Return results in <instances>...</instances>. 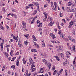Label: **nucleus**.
<instances>
[{"mask_svg": "<svg viewBox=\"0 0 76 76\" xmlns=\"http://www.w3.org/2000/svg\"><path fill=\"white\" fill-rule=\"evenodd\" d=\"M11 68L12 69H16V68L15 67V66L14 65H13L11 66Z\"/></svg>", "mask_w": 76, "mask_h": 76, "instance_id": "4468645a", "label": "nucleus"}, {"mask_svg": "<svg viewBox=\"0 0 76 76\" xmlns=\"http://www.w3.org/2000/svg\"><path fill=\"white\" fill-rule=\"evenodd\" d=\"M47 61H45V64H47Z\"/></svg>", "mask_w": 76, "mask_h": 76, "instance_id": "bf43d9fd", "label": "nucleus"}, {"mask_svg": "<svg viewBox=\"0 0 76 76\" xmlns=\"http://www.w3.org/2000/svg\"><path fill=\"white\" fill-rule=\"evenodd\" d=\"M67 53H68V54H69V55H71V54L70 51H67Z\"/></svg>", "mask_w": 76, "mask_h": 76, "instance_id": "ea45409f", "label": "nucleus"}, {"mask_svg": "<svg viewBox=\"0 0 76 76\" xmlns=\"http://www.w3.org/2000/svg\"><path fill=\"white\" fill-rule=\"evenodd\" d=\"M49 47H53V46L51 45H49Z\"/></svg>", "mask_w": 76, "mask_h": 76, "instance_id": "69168bd1", "label": "nucleus"}, {"mask_svg": "<svg viewBox=\"0 0 76 76\" xmlns=\"http://www.w3.org/2000/svg\"><path fill=\"white\" fill-rule=\"evenodd\" d=\"M39 26L40 27H42V23H39Z\"/></svg>", "mask_w": 76, "mask_h": 76, "instance_id": "58836bf2", "label": "nucleus"}, {"mask_svg": "<svg viewBox=\"0 0 76 76\" xmlns=\"http://www.w3.org/2000/svg\"><path fill=\"white\" fill-rule=\"evenodd\" d=\"M41 55L42 57L44 58H46L47 57V55L45 53H41Z\"/></svg>", "mask_w": 76, "mask_h": 76, "instance_id": "7ed1b4c3", "label": "nucleus"}, {"mask_svg": "<svg viewBox=\"0 0 76 76\" xmlns=\"http://www.w3.org/2000/svg\"><path fill=\"white\" fill-rule=\"evenodd\" d=\"M37 18V16L34 17L33 19H34V20H35V19H36V18Z\"/></svg>", "mask_w": 76, "mask_h": 76, "instance_id": "de8ad7c7", "label": "nucleus"}, {"mask_svg": "<svg viewBox=\"0 0 76 76\" xmlns=\"http://www.w3.org/2000/svg\"><path fill=\"white\" fill-rule=\"evenodd\" d=\"M59 49L61 50V51H62L64 50V49H63V46H59Z\"/></svg>", "mask_w": 76, "mask_h": 76, "instance_id": "423d86ee", "label": "nucleus"}, {"mask_svg": "<svg viewBox=\"0 0 76 76\" xmlns=\"http://www.w3.org/2000/svg\"><path fill=\"white\" fill-rule=\"evenodd\" d=\"M54 5H55V7L53 5H51V7L52 8L53 10H56V9H57L56 8V7H57V2H54Z\"/></svg>", "mask_w": 76, "mask_h": 76, "instance_id": "f257e3e1", "label": "nucleus"}, {"mask_svg": "<svg viewBox=\"0 0 76 76\" xmlns=\"http://www.w3.org/2000/svg\"><path fill=\"white\" fill-rule=\"evenodd\" d=\"M62 10H64V11L65 10V9H64V8L63 7H62Z\"/></svg>", "mask_w": 76, "mask_h": 76, "instance_id": "13d9d810", "label": "nucleus"}, {"mask_svg": "<svg viewBox=\"0 0 76 76\" xmlns=\"http://www.w3.org/2000/svg\"><path fill=\"white\" fill-rule=\"evenodd\" d=\"M66 10L67 11H69V10H70V7H67L66 8Z\"/></svg>", "mask_w": 76, "mask_h": 76, "instance_id": "a211bd4d", "label": "nucleus"}, {"mask_svg": "<svg viewBox=\"0 0 76 76\" xmlns=\"http://www.w3.org/2000/svg\"><path fill=\"white\" fill-rule=\"evenodd\" d=\"M32 61H33L32 59L31 58H30L29 59V61L30 64H32Z\"/></svg>", "mask_w": 76, "mask_h": 76, "instance_id": "ddd939ff", "label": "nucleus"}, {"mask_svg": "<svg viewBox=\"0 0 76 76\" xmlns=\"http://www.w3.org/2000/svg\"><path fill=\"white\" fill-rule=\"evenodd\" d=\"M6 27L7 29L9 28V26L7 25H6Z\"/></svg>", "mask_w": 76, "mask_h": 76, "instance_id": "603ef678", "label": "nucleus"}, {"mask_svg": "<svg viewBox=\"0 0 76 76\" xmlns=\"http://www.w3.org/2000/svg\"><path fill=\"white\" fill-rule=\"evenodd\" d=\"M46 19H46L45 18L43 20V21L44 22V21H45L46 20Z\"/></svg>", "mask_w": 76, "mask_h": 76, "instance_id": "4d7b16f0", "label": "nucleus"}, {"mask_svg": "<svg viewBox=\"0 0 76 76\" xmlns=\"http://www.w3.org/2000/svg\"><path fill=\"white\" fill-rule=\"evenodd\" d=\"M55 32L56 33L57 32V29L56 28L55 29Z\"/></svg>", "mask_w": 76, "mask_h": 76, "instance_id": "680f3d73", "label": "nucleus"}, {"mask_svg": "<svg viewBox=\"0 0 76 76\" xmlns=\"http://www.w3.org/2000/svg\"><path fill=\"white\" fill-rule=\"evenodd\" d=\"M35 20L33 19V20H32V21H31V24H32V23H34V22H35Z\"/></svg>", "mask_w": 76, "mask_h": 76, "instance_id": "c756f323", "label": "nucleus"}, {"mask_svg": "<svg viewBox=\"0 0 76 76\" xmlns=\"http://www.w3.org/2000/svg\"><path fill=\"white\" fill-rule=\"evenodd\" d=\"M31 51L32 52H36V50L35 49H32Z\"/></svg>", "mask_w": 76, "mask_h": 76, "instance_id": "aec40b11", "label": "nucleus"}, {"mask_svg": "<svg viewBox=\"0 0 76 76\" xmlns=\"http://www.w3.org/2000/svg\"><path fill=\"white\" fill-rule=\"evenodd\" d=\"M25 36L27 38H29V37H30L29 34H27L26 35H25Z\"/></svg>", "mask_w": 76, "mask_h": 76, "instance_id": "9b49d317", "label": "nucleus"}, {"mask_svg": "<svg viewBox=\"0 0 76 76\" xmlns=\"http://www.w3.org/2000/svg\"><path fill=\"white\" fill-rule=\"evenodd\" d=\"M70 3V2H68V6H71V5H72V3Z\"/></svg>", "mask_w": 76, "mask_h": 76, "instance_id": "4be33fe9", "label": "nucleus"}, {"mask_svg": "<svg viewBox=\"0 0 76 76\" xmlns=\"http://www.w3.org/2000/svg\"><path fill=\"white\" fill-rule=\"evenodd\" d=\"M44 69V67L40 69V71H38V72L39 73H44V70L43 69Z\"/></svg>", "mask_w": 76, "mask_h": 76, "instance_id": "f03ea898", "label": "nucleus"}, {"mask_svg": "<svg viewBox=\"0 0 76 76\" xmlns=\"http://www.w3.org/2000/svg\"><path fill=\"white\" fill-rule=\"evenodd\" d=\"M12 10L14 12H16V10L13 9H12Z\"/></svg>", "mask_w": 76, "mask_h": 76, "instance_id": "cd10ccee", "label": "nucleus"}, {"mask_svg": "<svg viewBox=\"0 0 76 76\" xmlns=\"http://www.w3.org/2000/svg\"><path fill=\"white\" fill-rule=\"evenodd\" d=\"M75 22H76V21H74V22L71 21L70 22L69 24L70 25L72 26V25H73V23H75Z\"/></svg>", "mask_w": 76, "mask_h": 76, "instance_id": "6e6552de", "label": "nucleus"}, {"mask_svg": "<svg viewBox=\"0 0 76 76\" xmlns=\"http://www.w3.org/2000/svg\"><path fill=\"white\" fill-rule=\"evenodd\" d=\"M35 46L36 47H37L38 48H39V46H38V44H37L35 45Z\"/></svg>", "mask_w": 76, "mask_h": 76, "instance_id": "a878e982", "label": "nucleus"}, {"mask_svg": "<svg viewBox=\"0 0 76 76\" xmlns=\"http://www.w3.org/2000/svg\"><path fill=\"white\" fill-rule=\"evenodd\" d=\"M45 18H46V19H47V14H45Z\"/></svg>", "mask_w": 76, "mask_h": 76, "instance_id": "473e14b6", "label": "nucleus"}, {"mask_svg": "<svg viewBox=\"0 0 76 76\" xmlns=\"http://www.w3.org/2000/svg\"><path fill=\"white\" fill-rule=\"evenodd\" d=\"M14 23V21L13 20H12V21H11V23H12V24H13Z\"/></svg>", "mask_w": 76, "mask_h": 76, "instance_id": "3c124183", "label": "nucleus"}, {"mask_svg": "<svg viewBox=\"0 0 76 76\" xmlns=\"http://www.w3.org/2000/svg\"><path fill=\"white\" fill-rule=\"evenodd\" d=\"M58 55H61L62 54V53H58Z\"/></svg>", "mask_w": 76, "mask_h": 76, "instance_id": "e2e57ef3", "label": "nucleus"}, {"mask_svg": "<svg viewBox=\"0 0 76 76\" xmlns=\"http://www.w3.org/2000/svg\"><path fill=\"white\" fill-rule=\"evenodd\" d=\"M34 41H37V39H36V37L35 38H34L33 39Z\"/></svg>", "mask_w": 76, "mask_h": 76, "instance_id": "a19ab883", "label": "nucleus"}, {"mask_svg": "<svg viewBox=\"0 0 76 76\" xmlns=\"http://www.w3.org/2000/svg\"><path fill=\"white\" fill-rule=\"evenodd\" d=\"M42 47L43 48L45 47V43H44L42 44Z\"/></svg>", "mask_w": 76, "mask_h": 76, "instance_id": "72a5a7b5", "label": "nucleus"}, {"mask_svg": "<svg viewBox=\"0 0 76 76\" xmlns=\"http://www.w3.org/2000/svg\"><path fill=\"white\" fill-rule=\"evenodd\" d=\"M52 25H53V23L51 22H50L49 23V26H52Z\"/></svg>", "mask_w": 76, "mask_h": 76, "instance_id": "b1692460", "label": "nucleus"}, {"mask_svg": "<svg viewBox=\"0 0 76 76\" xmlns=\"http://www.w3.org/2000/svg\"><path fill=\"white\" fill-rule=\"evenodd\" d=\"M50 35L52 37L53 39H54V38H56V36H55V35H54V34H50Z\"/></svg>", "mask_w": 76, "mask_h": 76, "instance_id": "0eeeda50", "label": "nucleus"}, {"mask_svg": "<svg viewBox=\"0 0 76 76\" xmlns=\"http://www.w3.org/2000/svg\"><path fill=\"white\" fill-rule=\"evenodd\" d=\"M52 70H53L54 71V70H55V67L54 66H53L52 68Z\"/></svg>", "mask_w": 76, "mask_h": 76, "instance_id": "8fccbe9b", "label": "nucleus"}, {"mask_svg": "<svg viewBox=\"0 0 76 76\" xmlns=\"http://www.w3.org/2000/svg\"><path fill=\"white\" fill-rule=\"evenodd\" d=\"M59 25L58 24V28H59V29L60 30V29L61 28L60 27V26H59Z\"/></svg>", "mask_w": 76, "mask_h": 76, "instance_id": "4c0bfd02", "label": "nucleus"}, {"mask_svg": "<svg viewBox=\"0 0 76 76\" xmlns=\"http://www.w3.org/2000/svg\"><path fill=\"white\" fill-rule=\"evenodd\" d=\"M66 19L67 20H68V21L70 20V19L68 18L67 17L66 18Z\"/></svg>", "mask_w": 76, "mask_h": 76, "instance_id": "5fc2aeb1", "label": "nucleus"}, {"mask_svg": "<svg viewBox=\"0 0 76 76\" xmlns=\"http://www.w3.org/2000/svg\"><path fill=\"white\" fill-rule=\"evenodd\" d=\"M3 26H2L1 25V24H0V28H2Z\"/></svg>", "mask_w": 76, "mask_h": 76, "instance_id": "052dcab7", "label": "nucleus"}, {"mask_svg": "<svg viewBox=\"0 0 76 76\" xmlns=\"http://www.w3.org/2000/svg\"><path fill=\"white\" fill-rule=\"evenodd\" d=\"M74 12V10H70V11H67L68 12Z\"/></svg>", "mask_w": 76, "mask_h": 76, "instance_id": "6ab92c4d", "label": "nucleus"}, {"mask_svg": "<svg viewBox=\"0 0 76 76\" xmlns=\"http://www.w3.org/2000/svg\"><path fill=\"white\" fill-rule=\"evenodd\" d=\"M37 2H34L33 4V5H34V6H35V5H36V4H37Z\"/></svg>", "mask_w": 76, "mask_h": 76, "instance_id": "f704fd0d", "label": "nucleus"}, {"mask_svg": "<svg viewBox=\"0 0 76 76\" xmlns=\"http://www.w3.org/2000/svg\"><path fill=\"white\" fill-rule=\"evenodd\" d=\"M29 6H34V5L33 4H30L28 5Z\"/></svg>", "mask_w": 76, "mask_h": 76, "instance_id": "393cba45", "label": "nucleus"}, {"mask_svg": "<svg viewBox=\"0 0 76 76\" xmlns=\"http://www.w3.org/2000/svg\"><path fill=\"white\" fill-rule=\"evenodd\" d=\"M6 56H7V57H8V56H9V55L8 54H6Z\"/></svg>", "mask_w": 76, "mask_h": 76, "instance_id": "6e6d98bb", "label": "nucleus"}, {"mask_svg": "<svg viewBox=\"0 0 76 76\" xmlns=\"http://www.w3.org/2000/svg\"><path fill=\"white\" fill-rule=\"evenodd\" d=\"M18 76V74H17V73L16 72L15 73V76Z\"/></svg>", "mask_w": 76, "mask_h": 76, "instance_id": "338daca9", "label": "nucleus"}, {"mask_svg": "<svg viewBox=\"0 0 76 76\" xmlns=\"http://www.w3.org/2000/svg\"><path fill=\"white\" fill-rule=\"evenodd\" d=\"M18 45H19V47H22V44L20 42L18 43Z\"/></svg>", "mask_w": 76, "mask_h": 76, "instance_id": "f3484780", "label": "nucleus"}, {"mask_svg": "<svg viewBox=\"0 0 76 76\" xmlns=\"http://www.w3.org/2000/svg\"><path fill=\"white\" fill-rule=\"evenodd\" d=\"M75 45H74L73 47V50H75Z\"/></svg>", "mask_w": 76, "mask_h": 76, "instance_id": "a18cd8bd", "label": "nucleus"}, {"mask_svg": "<svg viewBox=\"0 0 76 76\" xmlns=\"http://www.w3.org/2000/svg\"><path fill=\"white\" fill-rule=\"evenodd\" d=\"M63 16V14H62V13L61 12L60 13V17H62Z\"/></svg>", "mask_w": 76, "mask_h": 76, "instance_id": "c85d7f7f", "label": "nucleus"}, {"mask_svg": "<svg viewBox=\"0 0 76 76\" xmlns=\"http://www.w3.org/2000/svg\"><path fill=\"white\" fill-rule=\"evenodd\" d=\"M37 11L36 10H35V11H34V15H35V14H36L37 13Z\"/></svg>", "mask_w": 76, "mask_h": 76, "instance_id": "09e8293b", "label": "nucleus"}, {"mask_svg": "<svg viewBox=\"0 0 76 76\" xmlns=\"http://www.w3.org/2000/svg\"><path fill=\"white\" fill-rule=\"evenodd\" d=\"M51 66V64H48V67H50Z\"/></svg>", "mask_w": 76, "mask_h": 76, "instance_id": "37998d69", "label": "nucleus"}, {"mask_svg": "<svg viewBox=\"0 0 76 76\" xmlns=\"http://www.w3.org/2000/svg\"><path fill=\"white\" fill-rule=\"evenodd\" d=\"M10 54L11 56H13V51L12 50L10 52Z\"/></svg>", "mask_w": 76, "mask_h": 76, "instance_id": "412c9836", "label": "nucleus"}, {"mask_svg": "<svg viewBox=\"0 0 76 76\" xmlns=\"http://www.w3.org/2000/svg\"><path fill=\"white\" fill-rule=\"evenodd\" d=\"M73 67H76V65H75V64H74V65H73Z\"/></svg>", "mask_w": 76, "mask_h": 76, "instance_id": "0e129e2a", "label": "nucleus"}, {"mask_svg": "<svg viewBox=\"0 0 76 76\" xmlns=\"http://www.w3.org/2000/svg\"><path fill=\"white\" fill-rule=\"evenodd\" d=\"M0 46L1 47V48L2 49V50H3V44H1Z\"/></svg>", "mask_w": 76, "mask_h": 76, "instance_id": "5701e85b", "label": "nucleus"}, {"mask_svg": "<svg viewBox=\"0 0 76 76\" xmlns=\"http://www.w3.org/2000/svg\"><path fill=\"white\" fill-rule=\"evenodd\" d=\"M71 41H72V42H73L75 43V39H72H72Z\"/></svg>", "mask_w": 76, "mask_h": 76, "instance_id": "c9c22d12", "label": "nucleus"}, {"mask_svg": "<svg viewBox=\"0 0 76 76\" xmlns=\"http://www.w3.org/2000/svg\"><path fill=\"white\" fill-rule=\"evenodd\" d=\"M42 30V29L41 28H40L39 29V30H38V31H41Z\"/></svg>", "mask_w": 76, "mask_h": 76, "instance_id": "49530a36", "label": "nucleus"}, {"mask_svg": "<svg viewBox=\"0 0 76 76\" xmlns=\"http://www.w3.org/2000/svg\"><path fill=\"white\" fill-rule=\"evenodd\" d=\"M62 20L64 21V23H66V22H65V19H62Z\"/></svg>", "mask_w": 76, "mask_h": 76, "instance_id": "c03bdc74", "label": "nucleus"}, {"mask_svg": "<svg viewBox=\"0 0 76 76\" xmlns=\"http://www.w3.org/2000/svg\"><path fill=\"white\" fill-rule=\"evenodd\" d=\"M35 70H36V68L31 67V72H34V71H35Z\"/></svg>", "mask_w": 76, "mask_h": 76, "instance_id": "1a4fd4ad", "label": "nucleus"}, {"mask_svg": "<svg viewBox=\"0 0 76 76\" xmlns=\"http://www.w3.org/2000/svg\"><path fill=\"white\" fill-rule=\"evenodd\" d=\"M18 60H17V63H16V65L17 66H19V61H18Z\"/></svg>", "mask_w": 76, "mask_h": 76, "instance_id": "dca6fc26", "label": "nucleus"}, {"mask_svg": "<svg viewBox=\"0 0 76 76\" xmlns=\"http://www.w3.org/2000/svg\"><path fill=\"white\" fill-rule=\"evenodd\" d=\"M19 52H17L15 54V55H19Z\"/></svg>", "mask_w": 76, "mask_h": 76, "instance_id": "e433bc0d", "label": "nucleus"}, {"mask_svg": "<svg viewBox=\"0 0 76 76\" xmlns=\"http://www.w3.org/2000/svg\"><path fill=\"white\" fill-rule=\"evenodd\" d=\"M73 16V14H71V16L70 17V19H72V16Z\"/></svg>", "mask_w": 76, "mask_h": 76, "instance_id": "2f4dec72", "label": "nucleus"}, {"mask_svg": "<svg viewBox=\"0 0 76 76\" xmlns=\"http://www.w3.org/2000/svg\"><path fill=\"white\" fill-rule=\"evenodd\" d=\"M22 61H23V63L24 64H26V61H25V58H24L23 59Z\"/></svg>", "mask_w": 76, "mask_h": 76, "instance_id": "9d476101", "label": "nucleus"}, {"mask_svg": "<svg viewBox=\"0 0 76 76\" xmlns=\"http://www.w3.org/2000/svg\"><path fill=\"white\" fill-rule=\"evenodd\" d=\"M13 38L14 39H15V40H17L16 42H17L18 41V39H19V37H18V36H17L16 38V37L15 36H13Z\"/></svg>", "mask_w": 76, "mask_h": 76, "instance_id": "39448f33", "label": "nucleus"}, {"mask_svg": "<svg viewBox=\"0 0 76 76\" xmlns=\"http://www.w3.org/2000/svg\"><path fill=\"white\" fill-rule=\"evenodd\" d=\"M65 35L64 34H61V35H60V37L62 39H64V36Z\"/></svg>", "mask_w": 76, "mask_h": 76, "instance_id": "20e7f679", "label": "nucleus"}, {"mask_svg": "<svg viewBox=\"0 0 76 76\" xmlns=\"http://www.w3.org/2000/svg\"><path fill=\"white\" fill-rule=\"evenodd\" d=\"M28 42L26 41V42H25V45H27V44H28Z\"/></svg>", "mask_w": 76, "mask_h": 76, "instance_id": "bb28decb", "label": "nucleus"}, {"mask_svg": "<svg viewBox=\"0 0 76 76\" xmlns=\"http://www.w3.org/2000/svg\"><path fill=\"white\" fill-rule=\"evenodd\" d=\"M65 73H66L65 74V75L66 76H67V72H66V71H65Z\"/></svg>", "mask_w": 76, "mask_h": 76, "instance_id": "864d4df0", "label": "nucleus"}, {"mask_svg": "<svg viewBox=\"0 0 76 76\" xmlns=\"http://www.w3.org/2000/svg\"><path fill=\"white\" fill-rule=\"evenodd\" d=\"M55 57L56 58L57 60H58V61H59L60 60H59V58H58V56H55Z\"/></svg>", "mask_w": 76, "mask_h": 76, "instance_id": "f8f14e48", "label": "nucleus"}, {"mask_svg": "<svg viewBox=\"0 0 76 76\" xmlns=\"http://www.w3.org/2000/svg\"><path fill=\"white\" fill-rule=\"evenodd\" d=\"M31 67H35V65H34V64H32V65H31Z\"/></svg>", "mask_w": 76, "mask_h": 76, "instance_id": "79ce46f5", "label": "nucleus"}, {"mask_svg": "<svg viewBox=\"0 0 76 76\" xmlns=\"http://www.w3.org/2000/svg\"><path fill=\"white\" fill-rule=\"evenodd\" d=\"M58 34L60 35V34H61V31H58Z\"/></svg>", "mask_w": 76, "mask_h": 76, "instance_id": "7c9ffc66", "label": "nucleus"}, {"mask_svg": "<svg viewBox=\"0 0 76 76\" xmlns=\"http://www.w3.org/2000/svg\"><path fill=\"white\" fill-rule=\"evenodd\" d=\"M65 64H66V63H65V62L63 63V66H64V65H65Z\"/></svg>", "mask_w": 76, "mask_h": 76, "instance_id": "774afa93", "label": "nucleus"}, {"mask_svg": "<svg viewBox=\"0 0 76 76\" xmlns=\"http://www.w3.org/2000/svg\"><path fill=\"white\" fill-rule=\"evenodd\" d=\"M22 23L23 24V26H25V25H26V23H25V22L23 21L22 22Z\"/></svg>", "mask_w": 76, "mask_h": 76, "instance_id": "2eb2a0df", "label": "nucleus"}]
</instances>
